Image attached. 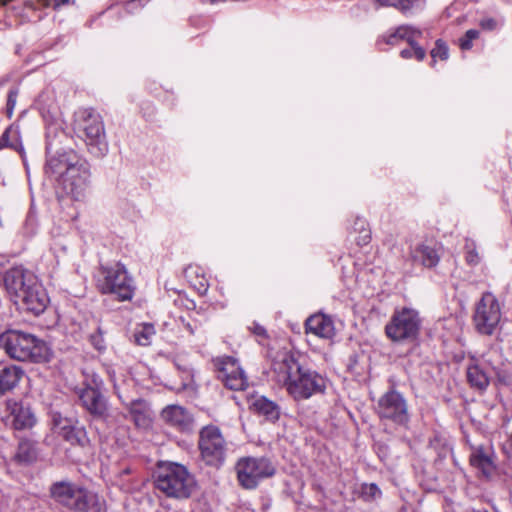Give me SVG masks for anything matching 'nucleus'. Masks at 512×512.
I'll list each match as a JSON object with an SVG mask.
<instances>
[{
	"instance_id": "1",
	"label": "nucleus",
	"mask_w": 512,
	"mask_h": 512,
	"mask_svg": "<svg viewBox=\"0 0 512 512\" xmlns=\"http://www.w3.org/2000/svg\"><path fill=\"white\" fill-rule=\"evenodd\" d=\"M45 173L55 179L61 195L74 201L86 198L90 186V164L75 151H60L48 156Z\"/></svg>"
},
{
	"instance_id": "2",
	"label": "nucleus",
	"mask_w": 512,
	"mask_h": 512,
	"mask_svg": "<svg viewBox=\"0 0 512 512\" xmlns=\"http://www.w3.org/2000/svg\"><path fill=\"white\" fill-rule=\"evenodd\" d=\"M278 383L293 400L299 402L323 395L328 380L315 370L304 367L293 353H283L272 364Z\"/></svg>"
},
{
	"instance_id": "3",
	"label": "nucleus",
	"mask_w": 512,
	"mask_h": 512,
	"mask_svg": "<svg viewBox=\"0 0 512 512\" xmlns=\"http://www.w3.org/2000/svg\"><path fill=\"white\" fill-rule=\"evenodd\" d=\"M3 283L10 299L21 309L36 316L45 311L49 298L32 271L23 266L12 267L5 272Z\"/></svg>"
},
{
	"instance_id": "4",
	"label": "nucleus",
	"mask_w": 512,
	"mask_h": 512,
	"mask_svg": "<svg viewBox=\"0 0 512 512\" xmlns=\"http://www.w3.org/2000/svg\"><path fill=\"white\" fill-rule=\"evenodd\" d=\"M0 348L18 361H46L48 347L42 340L30 333L10 330L0 335Z\"/></svg>"
},
{
	"instance_id": "5",
	"label": "nucleus",
	"mask_w": 512,
	"mask_h": 512,
	"mask_svg": "<svg viewBox=\"0 0 512 512\" xmlns=\"http://www.w3.org/2000/svg\"><path fill=\"white\" fill-rule=\"evenodd\" d=\"M155 486L167 497L186 499L195 490L196 483L185 466L169 462L159 465Z\"/></svg>"
},
{
	"instance_id": "6",
	"label": "nucleus",
	"mask_w": 512,
	"mask_h": 512,
	"mask_svg": "<svg viewBox=\"0 0 512 512\" xmlns=\"http://www.w3.org/2000/svg\"><path fill=\"white\" fill-rule=\"evenodd\" d=\"M52 499L79 512H106V506L96 494L80 489L71 482L59 481L50 487Z\"/></svg>"
},
{
	"instance_id": "7",
	"label": "nucleus",
	"mask_w": 512,
	"mask_h": 512,
	"mask_svg": "<svg viewBox=\"0 0 512 512\" xmlns=\"http://www.w3.org/2000/svg\"><path fill=\"white\" fill-rule=\"evenodd\" d=\"M75 131L85 142L90 154L98 158L107 154L108 142L100 114L92 109L79 111L75 120Z\"/></svg>"
},
{
	"instance_id": "8",
	"label": "nucleus",
	"mask_w": 512,
	"mask_h": 512,
	"mask_svg": "<svg viewBox=\"0 0 512 512\" xmlns=\"http://www.w3.org/2000/svg\"><path fill=\"white\" fill-rule=\"evenodd\" d=\"M101 277L98 279L97 287L103 294H113L120 301L130 300L134 293L132 278L124 265L116 263L110 267H101Z\"/></svg>"
},
{
	"instance_id": "9",
	"label": "nucleus",
	"mask_w": 512,
	"mask_h": 512,
	"mask_svg": "<svg viewBox=\"0 0 512 512\" xmlns=\"http://www.w3.org/2000/svg\"><path fill=\"white\" fill-rule=\"evenodd\" d=\"M421 321L418 313L409 308L396 311L385 326L386 336L393 342H413L417 339Z\"/></svg>"
},
{
	"instance_id": "10",
	"label": "nucleus",
	"mask_w": 512,
	"mask_h": 512,
	"mask_svg": "<svg viewBox=\"0 0 512 512\" xmlns=\"http://www.w3.org/2000/svg\"><path fill=\"white\" fill-rule=\"evenodd\" d=\"M236 472L243 488L255 489L260 481L272 477L276 469L268 458L244 457L238 460Z\"/></svg>"
},
{
	"instance_id": "11",
	"label": "nucleus",
	"mask_w": 512,
	"mask_h": 512,
	"mask_svg": "<svg viewBox=\"0 0 512 512\" xmlns=\"http://www.w3.org/2000/svg\"><path fill=\"white\" fill-rule=\"evenodd\" d=\"M198 447L202 460L210 466H221L226 458L227 442L217 426L208 425L199 433Z\"/></svg>"
},
{
	"instance_id": "12",
	"label": "nucleus",
	"mask_w": 512,
	"mask_h": 512,
	"mask_svg": "<svg viewBox=\"0 0 512 512\" xmlns=\"http://www.w3.org/2000/svg\"><path fill=\"white\" fill-rule=\"evenodd\" d=\"M502 313L497 298L490 292L482 295L475 306L473 322L475 329L482 335H492L498 328Z\"/></svg>"
},
{
	"instance_id": "13",
	"label": "nucleus",
	"mask_w": 512,
	"mask_h": 512,
	"mask_svg": "<svg viewBox=\"0 0 512 512\" xmlns=\"http://www.w3.org/2000/svg\"><path fill=\"white\" fill-rule=\"evenodd\" d=\"M217 378L230 390H245L249 383L248 377L237 359L231 356L217 357L213 360Z\"/></svg>"
},
{
	"instance_id": "14",
	"label": "nucleus",
	"mask_w": 512,
	"mask_h": 512,
	"mask_svg": "<svg viewBox=\"0 0 512 512\" xmlns=\"http://www.w3.org/2000/svg\"><path fill=\"white\" fill-rule=\"evenodd\" d=\"M377 413L380 418L391 420L399 425L406 424L409 420L407 403L395 390H390L380 397Z\"/></svg>"
},
{
	"instance_id": "15",
	"label": "nucleus",
	"mask_w": 512,
	"mask_h": 512,
	"mask_svg": "<svg viewBox=\"0 0 512 512\" xmlns=\"http://www.w3.org/2000/svg\"><path fill=\"white\" fill-rule=\"evenodd\" d=\"M488 366L491 363L485 356L471 357L466 367V379L471 388L485 391L490 384V371Z\"/></svg>"
},
{
	"instance_id": "16",
	"label": "nucleus",
	"mask_w": 512,
	"mask_h": 512,
	"mask_svg": "<svg viewBox=\"0 0 512 512\" xmlns=\"http://www.w3.org/2000/svg\"><path fill=\"white\" fill-rule=\"evenodd\" d=\"M6 410L11 426L15 430H29L36 424V417L29 406L15 400H7Z\"/></svg>"
},
{
	"instance_id": "17",
	"label": "nucleus",
	"mask_w": 512,
	"mask_h": 512,
	"mask_svg": "<svg viewBox=\"0 0 512 512\" xmlns=\"http://www.w3.org/2000/svg\"><path fill=\"white\" fill-rule=\"evenodd\" d=\"M82 406L93 416L102 418L107 413V404L98 388L86 386L78 392Z\"/></svg>"
},
{
	"instance_id": "18",
	"label": "nucleus",
	"mask_w": 512,
	"mask_h": 512,
	"mask_svg": "<svg viewBox=\"0 0 512 512\" xmlns=\"http://www.w3.org/2000/svg\"><path fill=\"white\" fill-rule=\"evenodd\" d=\"M56 432L71 445L85 446L88 443L85 429L67 418H54Z\"/></svg>"
},
{
	"instance_id": "19",
	"label": "nucleus",
	"mask_w": 512,
	"mask_h": 512,
	"mask_svg": "<svg viewBox=\"0 0 512 512\" xmlns=\"http://www.w3.org/2000/svg\"><path fill=\"white\" fill-rule=\"evenodd\" d=\"M163 421L181 432H190L193 429V417L182 406L169 405L161 412Z\"/></svg>"
},
{
	"instance_id": "20",
	"label": "nucleus",
	"mask_w": 512,
	"mask_h": 512,
	"mask_svg": "<svg viewBox=\"0 0 512 512\" xmlns=\"http://www.w3.org/2000/svg\"><path fill=\"white\" fill-rule=\"evenodd\" d=\"M305 331L322 339H332L335 335L332 319L321 313L314 314L306 320Z\"/></svg>"
},
{
	"instance_id": "21",
	"label": "nucleus",
	"mask_w": 512,
	"mask_h": 512,
	"mask_svg": "<svg viewBox=\"0 0 512 512\" xmlns=\"http://www.w3.org/2000/svg\"><path fill=\"white\" fill-rule=\"evenodd\" d=\"M410 258L414 264H420L426 268L435 267L440 260L436 248L425 243L418 244L412 248Z\"/></svg>"
},
{
	"instance_id": "22",
	"label": "nucleus",
	"mask_w": 512,
	"mask_h": 512,
	"mask_svg": "<svg viewBox=\"0 0 512 512\" xmlns=\"http://www.w3.org/2000/svg\"><path fill=\"white\" fill-rule=\"evenodd\" d=\"M253 412L263 416L267 421L275 422L280 417V407L265 396L255 397L250 404Z\"/></svg>"
},
{
	"instance_id": "23",
	"label": "nucleus",
	"mask_w": 512,
	"mask_h": 512,
	"mask_svg": "<svg viewBox=\"0 0 512 512\" xmlns=\"http://www.w3.org/2000/svg\"><path fill=\"white\" fill-rule=\"evenodd\" d=\"M470 464L479 470L485 477H490L495 472V464L489 451L483 447H476L470 454Z\"/></svg>"
},
{
	"instance_id": "24",
	"label": "nucleus",
	"mask_w": 512,
	"mask_h": 512,
	"mask_svg": "<svg viewBox=\"0 0 512 512\" xmlns=\"http://www.w3.org/2000/svg\"><path fill=\"white\" fill-rule=\"evenodd\" d=\"M23 371L15 365L0 364V393L13 390L19 383Z\"/></svg>"
},
{
	"instance_id": "25",
	"label": "nucleus",
	"mask_w": 512,
	"mask_h": 512,
	"mask_svg": "<svg viewBox=\"0 0 512 512\" xmlns=\"http://www.w3.org/2000/svg\"><path fill=\"white\" fill-rule=\"evenodd\" d=\"M129 413L134 423L139 427H146L150 424L149 407L142 399L134 400L129 405Z\"/></svg>"
},
{
	"instance_id": "26",
	"label": "nucleus",
	"mask_w": 512,
	"mask_h": 512,
	"mask_svg": "<svg viewBox=\"0 0 512 512\" xmlns=\"http://www.w3.org/2000/svg\"><path fill=\"white\" fill-rule=\"evenodd\" d=\"M37 458V450L35 442L29 439H21L15 454V459L19 463H32Z\"/></svg>"
},
{
	"instance_id": "27",
	"label": "nucleus",
	"mask_w": 512,
	"mask_h": 512,
	"mask_svg": "<svg viewBox=\"0 0 512 512\" xmlns=\"http://www.w3.org/2000/svg\"><path fill=\"white\" fill-rule=\"evenodd\" d=\"M154 335L155 328L153 324L144 323L134 334L135 342L140 346H148L151 344Z\"/></svg>"
},
{
	"instance_id": "28",
	"label": "nucleus",
	"mask_w": 512,
	"mask_h": 512,
	"mask_svg": "<svg viewBox=\"0 0 512 512\" xmlns=\"http://www.w3.org/2000/svg\"><path fill=\"white\" fill-rule=\"evenodd\" d=\"M409 48L403 49L400 52V56L404 59L416 58L418 61H422L426 56V51L417 44L415 39L409 38Z\"/></svg>"
},
{
	"instance_id": "29",
	"label": "nucleus",
	"mask_w": 512,
	"mask_h": 512,
	"mask_svg": "<svg viewBox=\"0 0 512 512\" xmlns=\"http://www.w3.org/2000/svg\"><path fill=\"white\" fill-rule=\"evenodd\" d=\"M398 40H406L409 43V38L415 39V36H421L422 32L411 26H400L393 32Z\"/></svg>"
},
{
	"instance_id": "30",
	"label": "nucleus",
	"mask_w": 512,
	"mask_h": 512,
	"mask_svg": "<svg viewBox=\"0 0 512 512\" xmlns=\"http://www.w3.org/2000/svg\"><path fill=\"white\" fill-rule=\"evenodd\" d=\"M448 46L441 39L437 40L435 43V47L431 50V57L435 60L439 58L440 60H446L448 58Z\"/></svg>"
},
{
	"instance_id": "31",
	"label": "nucleus",
	"mask_w": 512,
	"mask_h": 512,
	"mask_svg": "<svg viewBox=\"0 0 512 512\" xmlns=\"http://www.w3.org/2000/svg\"><path fill=\"white\" fill-rule=\"evenodd\" d=\"M479 37V31L470 29L459 39V45L462 50H469L472 47V41Z\"/></svg>"
},
{
	"instance_id": "32",
	"label": "nucleus",
	"mask_w": 512,
	"mask_h": 512,
	"mask_svg": "<svg viewBox=\"0 0 512 512\" xmlns=\"http://www.w3.org/2000/svg\"><path fill=\"white\" fill-rule=\"evenodd\" d=\"M465 248H466V262L471 266H475V265L479 264L480 256H479L478 252L476 251L474 243L467 242L465 245Z\"/></svg>"
},
{
	"instance_id": "33",
	"label": "nucleus",
	"mask_w": 512,
	"mask_h": 512,
	"mask_svg": "<svg viewBox=\"0 0 512 512\" xmlns=\"http://www.w3.org/2000/svg\"><path fill=\"white\" fill-rule=\"evenodd\" d=\"M18 97V90L17 89H11L8 92L7 96V104H6V114L9 118L12 117L13 111L17 102Z\"/></svg>"
},
{
	"instance_id": "34",
	"label": "nucleus",
	"mask_w": 512,
	"mask_h": 512,
	"mask_svg": "<svg viewBox=\"0 0 512 512\" xmlns=\"http://www.w3.org/2000/svg\"><path fill=\"white\" fill-rule=\"evenodd\" d=\"M419 0H396L394 8L402 13L409 12Z\"/></svg>"
},
{
	"instance_id": "35",
	"label": "nucleus",
	"mask_w": 512,
	"mask_h": 512,
	"mask_svg": "<svg viewBox=\"0 0 512 512\" xmlns=\"http://www.w3.org/2000/svg\"><path fill=\"white\" fill-rule=\"evenodd\" d=\"M364 224L365 223L362 221L361 222V229H362V233L363 234L360 236V238L358 240V244H362V245L368 244L370 242V239H371L369 230L363 228Z\"/></svg>"
},
{
	"instance_id": "36",
	"label": "nucleus",
	"mask_w": 512,
	"mask_h": 512,
	"mask_svg": "<svg viewBox=\"0 0 512 512\" xmlns=\"http://www.w3.org/2000/svg\"><path fill=\"white\" fill-rule=\"evenodd\" d=\"M90 340L97 350H102L105 346L104 339L101 335H91Z\"/></svg>"
},
{
	"instance_id": "37",
	"label": "nucleus",
	"mask_w": 512,
	"mask_h": 512,
	"mask_svg": "<svg viewBox=\"0 0 512 512\" xmlns=\"http://www.w3.org/2000/svg\"><path fill=\"white\" fill-rule=\"evenodd\" d=\"M496 21L493 18L482 19L480 26L485 30H493L496 28Z\"/></svg>"
},
{
	"instance_id": "38",
	"label": "nucleus",
	"mask_w": 512,
	"mask_h": 512,
	"mask_svg": "<svg viewBox=\"0 0 512 512\" xmlns=\"http://www.w3.org/2000/svg\"><path fill=\"white\" fill-rule=\"evenodd\" d=\"M4 147H13L9 140V129H7L0 137V149Z\"/></svg>"
},
{
	"instance_id": "39",
	"label": "nucleus",
	"mask_w": 512,
	"mask_h": 512,
	"mask_svg": "<svg viewBox=\"0 0 512 512\" xmlns=\"http://www.w3.org/2000/svg\"><path fill=\"white\" fill-rule=\"evenodd\" d=\"M497 377H498V381L505 385L512 384V376L511 375H507V374L501 375L500 373H497Z\"/></svg>"
},
{
	"instance_id": "40",
	"label": "nucleus",
	"mask_w": 512,
	"mask_h": 512,
	"mask_svg": "<svg viewBox=\"0 0 512 512\" xmlns=\"http://www.w3.org/2000/svg\"><path fill=\"white\" fill-rule=\"evenodd\" d=\"M109 377H110V380L113 382V387H114L115 394H117L118 397L121 399L122 396H121L120 391H119V385L116 383V380H115V373L114 372H109Z\"/></svg>"
},
{
	"instance_id": "41",
	"label": "nucleus",
	"mask_w": 512,
	"mask_h": 512,
	"mask_svg": "<svg viewBox=\"0 0 512 512\" xmlns=\"http://www.w3.org/2000/svg\"><path fill=\"white\" fill-rule=\"evenodd\" d=\"M375 2L382 7H394L396 0H375Z\"/></svg>"
},
{
	"instance_id": "42",
	"label": "nucleus",
	"mask_w": 512,
	"mask_h": 512,
	"mask_svg": "<svg viewBox=\"0 0 512 512\" xmlns=\"http://www.w3.org/2000/svg\"><path fill=\"white\" fill-rule=\"evenodd\" d=\"M182 322L186 328V330L191 334V335H194L195 334V331L197 330L198 326L195 324H191L190 322H185L183 319H182Z\"/></svg>"
},
{
	"instance_id": "43",
	"label": "nucleus",
	"mask_w": 512,
	"mask_h": 512,
	"mask_svg": "<svg viewBox=\"0 0 512 512\" xmlns=\"http://www.w3.org/2000/svg\"><path fill=\"white\" fill-rule=\"evenodd\" d=\"M385 42L388 45H396L398 43V38L394 35V33L389 34L387 37L384 38Z\"/></svg>"
},
{
	"instance_id": "44",
	"label": "nucleus",
	"mask_w": 512,
	"mask_h": 512,
	"mask_svg": "<svg viewBox=\"0 0 512 512\" xmlns=\"http://www.w3.org/2000/svg\"><path fill=\"white\" fill-rule=\"evenodd\" d=\"M253 332L258 336H266L265 328L257 324L254 325Z\"/></svg>"
},
{
	"instance_id": "45",
	"label": "nucleus",
	"mask_w": 512,
	"mask_h": 512,
	"mask_svg": "<svg viewBox=\"0 0 512 512\" xmlns=\"http://www.w3.org/2000/svg\"><path fill=\"white\" fill-rule=\"evenodd\" d=\"M369 489H370V493H371L373 496H376L377 494H380V490H379V488L377 487V485H375V484H371Z\"/></svg>"
},
{
	"instance_id": "46",
	"label": "nucleus",
	"mask_w": 512,
	"mask_h": 512,
	"mask_svg": "<svg viewBox=\"0 0 512 512\" xmlns=\"http://www.w3.org/2000/svg\"><path fill=\"white\" fill-rule=\"evenodd\" d=\"M71 1L72 0H55L54 5H55V7H60V6L69 4Z\"/></svg>"
},
{
	"instance_id": "47",
	"label": "nucleus",
	"mask_w": 512,
	"mask_h": 512,
	"mask_svg": "<svg viewBox=\"0 0 512 512\" xmlns=\"http://www.w3.org/2000/svg\"><path fill=\"white\" fill-rule=\"evenodd\" d=\"M12 0H0V2L3 4V5H6L7 3L11 2Z\"/></svg>"
},
{
	"instance_id": "48",
	"label": "nucleus",
	"mask_w": 512,
	"mask_h": 512,
	"mask_svg": "<svg viewBox=\"0 0 512 512\" xmlns=\"http://www.w3.org/2000/svg\"><path fill=\"white\" fill-rule=\"evenodd\" d=\"M473 512H487V511H485V510H475Z\"/></svg>"
},
{
	"instance_id": "49",
	"label": "nucleus",
	"mask_w": 512,
	"mask_h": 512,
	"mask_svg": "<svg viewBox=\"0 0 512 512\" xmlns=\"http://www.w3.org/2000/svg\"><path fill=\"white\" fill-rule=\"evenodd\" d=\"M19 152H20L21 154L23 153V148H22V147L19 149Z\"/></svg>"
}]
</instances>
